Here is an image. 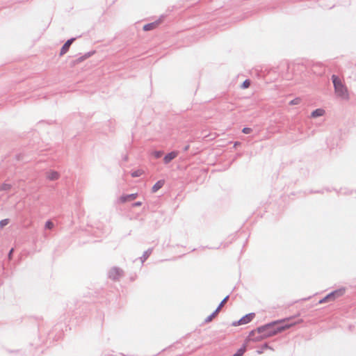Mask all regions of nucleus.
I'll return each mask as SVG.
<instances>
[{"label": "nucleus", "instance_id": "f257e3e1", "mask_svg": "<svg viewBox=\"0 0 356 356\" xmlns=\"http://www.w3.org/2000/svg\"><path fill=\"white\" fill-rule=\"evenodd\" d=\"M293 317H290L288 318H285L284 320L274 322L271 324H268L264 327H259L257 330L252 331L249 336H248V340H252V341H259L262 339V337L258 336L254 337L256 334H261L265 331H267L268 330L270 329L273 326L275 325L276 324H282L283 326L282 330H287L296 325L302 323L303 322L302 319H299L297 321H292Z\"/></svg>", "mask_w": 356, "mask_h": 356}, {"label": "nucleus", "instance_id": "f03ea898", "mask_svg": "<svg viewBox=\"0 0 356 356\" xmlns=\"http://www.w3.org/2000/svg\"><path fill=\"white\" fill-rule=\"evenodd\" d=\"M332 81L335 95L342 99H349V92L343 81L336 75L332 76Z\"/></svg>", "mask_w": 356, "mask_h": 356}, {"label": "nucleus", "instance_id": "7ed1b4c3", "mask_svg": "<svg viewBox=\"0 0 356 356\" xmlns=\"http://www.w3.org/2000/svg\"><path fill=\"white\" fill-rule=\"evenodd\" d=\"M344 291H345L344 289H339V290H336V291L329 293L328 295H327L323 299H321L319 301V304H323V303H325V302H330V301H334L337 298L342 296L343 295V293H344Z\"/></svg>", "mask_w": 356, "mask_h": 356}, {"label": "nucleus", "instance_id": "20e7f679", "mask_svg": "<svg viewBox=\"0 0 356 356\" xmlns=\"http://www.w3.org/2000/svg\"><path fill=\"white\" fill-rule=\"evenodd\" d=\"M254 317V313L248 314L243 317H242L239 321H235L232 323L234 326H238L241 325H244L250 323Z\"/></svg>", "mask_w": 356, "mask_h": 356}, {"label": "nucleus", "instance_id": "39448f33", "mask_svg": "<svg viewBox=\"0 0 356 356\" xmlns=\"http://www.w3.org/2000/svg\"><path fill=\"white\" fill-rule=\"evenodd\" d=\"M122 270L117 267H113L110 270L108 273V277L113 280H116L119 279L122 275Z\"/></svg>", "mask_w": 356, "mask_h": 356}, {"label": "nucleus", "instance_id": "423d86ee", "mask_svg": "<svg viewBox=\"0 0 356 356\" xmlns=\"http://www.w3.org/2000/svg\"><path fill=\"white\" fill-rule=\"evenodd\" d=\"M74 40V38H71V39L68 40L63 44V46L62 47V48L60 49V55L62 56L67 53V51H68L70 45L72 44V43L73 42Z\"/></svg>", "mask_w": 356, "mask_h": 356}, {"label": "nucleus", "instance_id": "0eeeda50", "mask_svg": "<svg viewBox=\"0 0 356 356\" xmlns=\"http://www.w3.org/2000/svg\"><path fill=\"white\" fill-rule=\"evenodd\" d=\"M137 196H138L137 193L122 195L120 197V201L121 203H124L127 201H131V200H135L137 197Z\"/></svg>", "mask_w": 356, "mask_h": 356}, {"label": "nucleus", "instance_id": "6e6552de", "mask_svg": "<svg viewBox=\"0 0 356 356\" xmlns=\"http://www.w3.org/2000/svg\"><path fill=\"white\" fill-rule=\"evenodd\" d=\"M177 152L175 151L168 154L163 159L164 163L166 164L170 163L172 159L177 157Z\"/></svg>", "mask_w": 356, "mask_h": 356}, {"label": "nucleus", "instance_id": "1a4fd4ad", "mask_svg": "<svg viewBox=\"0 0 356 356\" xmlns=\"http://www.w3.org/2000/svg\"><path fill=\"white\" fill-rule=\"evenodd\" d=\"M325 113V111L324 109H323V108H317V109L314 110L312 113L311 117L313 118H316L324 115Z\"/></svg>", "mask_w": 356, "mask_h": 356}, {"label": "nucleus", "instance_id": "9d476101", "mask_svg": "<svg viewBox=\"0 0 356 356\" xmlns=\"http://www.w3.org/2000/svg\"><path fill=\"white\" fill-rule=\"evenodd\" d=\"M47 177L51 181L56 180L59 178V174L56 171H50L47 172Z\"/></svg>", "mask_w": 356, "mask_h": 356}, {"label": "nucleus", "instance_id": "9b49d317", "mask_svg": "<svg viewBox=\"0 0 356 356\" xmlns=\"http://www.w3.org/2000/svg\"><path fill=\"white\" fill-rule=\"evenodd\" d=\"M164 184V181L163 180H159L153 186H152V191L153 193H155L158 190H159L161 188H162V186H163Z\"/></svg>", "mask_w": 356, "mask_h": 356}, {"label": "nucleus", "instance_id": "f8f14e48", "mask_svg": "<svg viewBox=\"0 0 356 356\" xmlns=\"http://www.w3.org/2000/svg\"><path fill=\"white\" fill-rule=\"evenodd\" d=\"M229 298V296H226L220 302L218 308L216 309V311L213 313V316H216L217 314L220 312L221 308L224 306V305L227 302V300Z\"/></svg>", "mask_w": 356, "mask_h": 356}, {"label": "nucleus", "instance_id": "ddd939ff", "mask_svg": "<svg viewBox=\"0 0 356 356\" xmlns=\"http://www.w3.org/2000/svg\"><path fill=\"white\" fill-rule=\"evenodd\" d=\"M157 24H158L157 22H152V23H149V24H145L143 26V30L145 31L152 30V29H154V28L156 27Z\"/></svg>", "mask_w": 356, "mask_h": 356}, {"label": "nucleus", "instance_id": "4468645a", "mask_svg": "<svg viewBox=\"0 0 356 356\" xmlns=\"http://www.w3.org/2000/svg\"><path fill=\"white\" fill-rule=\"evenodd\" d=\"M277 325H278L275 328V330L273 331H270L268 332V335L276 334L277 333L281 332L284 330H282L283 326L282 325V324H277Z\"/></svg>", "mask_w": 356, "mask_h": 356}, {"label": "nucleus", "instance_id": "2eb2a0df", "mask_svg": "<svg viewBox=\"0 0 356 356\" xmlns=\"http://www.w3.org/2000/svg\"><path fill=\"white\" fill-rule=\"evenodd\" d=\"M90 55H91L90 53H88V54H85L84 56L79 57L76 60L73 61V65H75L76 63H81V62L83 61L85 59H86L87 58L90 56Z\"/></svg>", "mask_w": 356, "mask_h": 356}, {"label": "nucleus", "instance_id": "dca6fc26", "mask_svg": "<svg viewBox=\"0 0 356 356\" xmlns=\"http://www.w3.org/2000/svg\"><path fill=\"white\" fill-rule=\"evenodd\" d=\"M152 253V249H148L147 250H146L143 256L140 257V260H141V262L143 263L147 258Z\"/></svg>", "mask_w": 356, "mask_h": 356}, {"label": "nucleus", "instance_id": "f3484780", "mask_svg": "<svg viewBox=\"0 0 356 356\" xmlns=\"http://www.w3.org/2000/svg\"><path fill=\"white\" fill-rule=\"evenodd\" d=\"M246 350V347L245 346H243V347H241V348H239L237 352L234 354L233 356H242L244 353L245 352Z\"/></svg>", "mask_w": 356, "mask_h": 356}, {"label": "nucleus", "instance_id": "a211bd4d", "mask_svg": "<svg viewBox=\"0 0 356 356\" xmlns=\"http://www.w3.org/2000/svg\"><path fill=\"white\" fill-rule=\"evenodd\" d=\"M143 171L141 170H137L131 172V176L133 177H138L143 175Z\"/></svg>", "mask_w": 356, "mask_h": 356}, {"label": "nucleus", "instance_id": "6ab92c4d", "mask_svg": "<svg viewBox=\"0 0 356 356\" xmlns=\"http://www.w3.org/2000/svg\"><path fill=\"white\" fill-rule=\"evenodd\" d=\"M11 188V185L8 184H3L0 186V191H8Z\"/></svg>", "mask_w": 356, "mask_h": 356}, {"label": "nucleus", "instance_id": "aec40b11", "mask_svg": "<svg viewBox=\"0 0 356 356\" xmlns=\"http://www.w3.org/2000/svg\"><path fill=\"white\" fill-rule=\"evenodd\" d=\"M54 227V223L51 220H48L45 223V228L51 229Z\"/></svg>", "mask_w": 356, "mask_h": 356}, {"label": "nucleus", "instance_id": "412c9836", "mask_svg": "<svg viewBox=\"0 0 356 356\" xmlns=\"http://www.w3.org/2000/svg\"><path fill=\"white\" fill-rule=\"evenodd\" d=\"M152 154L155 158L159 159L163 154V152L162 151H154Z\"/></svg>", "mask_w": 356, "mask_h": 356}, {"label": "nucleus", "instance_id": "4be33fe9", "mask_svg": "<svg viewBox=\"0 0 356 356\" xmlns=\"http://www.w3.org/2000/svg\"><path fill=\"white\" fill-rule=\"evenodd\" d=\"M9 223L8 219H3L0 221V227L3 228Z\"/></svg>", "mask_w": 356, "mask_h": 356}, {"label": "nucleus", "instance_id": "5701e85b", "mask_svg": "<svg viewBox=\"0 0 356 356\" xmlns=\"http://www.w3.org/2000/svg\"><path fill=\"white\" fill-rule=\"evenodd\" d=\"M250 85V81L249 80H245L243 83V85H242V87L243 88H248Z\"/></svg>", "mask_w": 356, "mask_h": 356}, {"label": "nucleus", "instance_id": "b1692460", "mask_svg": "<svg viewBox=\"0 0 356 356\" xmlns=\"http://www.w3.org/2000/svg\"><path fill=\"white\" fill-rule=\"evenodd\" d=\"M251 131H252V129L248 127H245L242 130L243 133L246 134H250L251 132Z\"/></svg>", "mask_w": 356, "mask_h": 356}, {"label": "nucleus", "instance_id": "393cba45", "mask_svg": "<svg viewBox=\"0 0 356 356\" xmlns=\"http://www.w3.org/2000/svg\"><path fill=\"white\" fill-rule=\"evenodd\" d=\"M14 252V249L12 248L10 252H8V258L9 260H11L12 259V257H13V253Z\"/></svg>", "mask_w": 356, "mask_h": 356}, {"label": "nucleus", "instance_id": "a878e982", "mask_svg": "<svg viewBox=\"0 0 356 356\" xmlns=\"http://www.w3.org/2000/svg\"><path fill=\"white\" fill-rule=\"evenodd\" d=\"M300 99H296L292 100L290 102V104H298L300 102Z\"/></svg>", "mask_w": 356, "mask_h": 356}, {"label": "nucleus", "instance_id": "bb28decb", "mask_svg": "<svg viewBox=\"0 0 356 356\" xmlns=\"http://www.w3.org/2000/svg\"><path fill=\"white\" fill-rule=\"evenodd\" d=\"M141 205H142V202H136L133 204V207H140Z\"/></svg>", "mask_w": 356, "mask_h": 356}, {"label": "nucleus", "instance_id": "cd10ccee", "mask_svg": "<svg viewBox=\"0 0 356 356\" xmlns=\"http://www.w3.org/2000/svg\"><path fill=\"white\" fill-rule=\"evenodd\" d=\"M215 316H213V314H212L211 316H209L207 318V322L211 321L213 319V318H214Z\"/></svg>", "mask_w": 356, "mask_h": 356}, {"label": "nucleus", "instance_id": "c85d7f7f", "mask_svg": "<svg viewBox=\"0 0 356 356\" xmlns=\"http://www.w3.org/2000/svg\"><path fill=\"white\" fill-rule=\"evenodd\" d=\"M238 145H240V143H238V142H236V143H234V147H236V146H238Z\"/></svg>", "mask_w": 356, "mask_h": 356}]
</instances>
